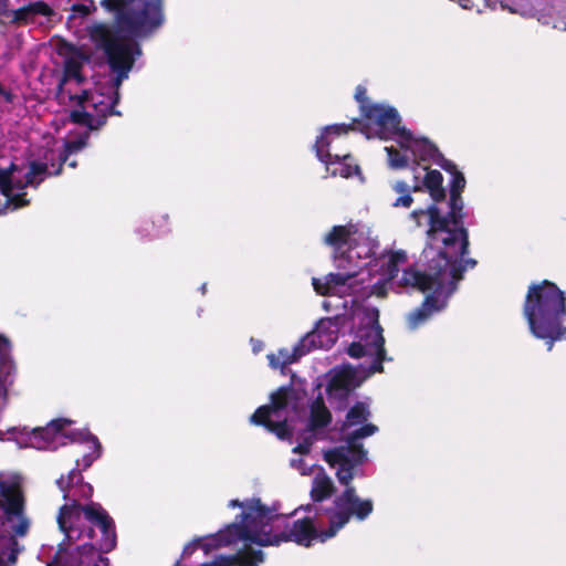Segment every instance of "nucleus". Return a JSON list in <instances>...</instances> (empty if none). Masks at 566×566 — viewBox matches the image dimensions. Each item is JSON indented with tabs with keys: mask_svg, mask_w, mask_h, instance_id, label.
<instances>
[{
	"mask_svg": "<svg viewBox=\"0 0 566 566\" xmlns=\"http://www.w3.org/2000/svg\"><path fill=\"white\" fill-rule=\"evenodd\" d=\"M461 195L450 196L449 212L440 213L432 203L427 209L415 210L410 218L418 227L426 221L428 242L417 263V268L402 271L400 283L420 292L431 291L420 307L408 315L411 329L427 322L434 313L447 306L448 298L455 292L468 268L476 265L474 259H463L469 251V234L463 227L465 213Z\"/></svg>",
	"mask_w": 566,
	"mask_h": 566,
	"instance_id": "f257e3e1",
	"label": "nucleus"
},
{
	"mask_svg": "<svg viewBox=\"0 0 566 566\" xmlns=\"http://www.w3.org/2000/svg\"><path fill=\"white\" fill-rule=\"evenodd\" d=\"M91 41L102 49L115 77L94 90L82 75V65L67 60L64 64L63 76L57 86L56 97L73 107L71 120L88 129H98L109 115H120L115 106L119 102V87L132 70L134 62L142 55L138 43L118 40L109 28L103 23H92L86 28Z\"/></svg>",
	"mask_w": 566,
	"mask_h": 566,
	"instance_id": "f03ea898",
	"label": "nucleus"
},
{
	"mask_svg": "<svg viewBox=\"0 0 566 566\" xmlns=\"http://www.w3.org/2000/svg\"><path fill=\"white\" fill-rule=\"evenodd\" d=\"M324 242L334 248V265L336 273H328L323 279L314 277L312 281L314 290L322 295H344L352 289L350 281L359 276L358 282L365 283L363 269L368 266L367 275L380 271L379 279L371 284V293L382 295V286L397 282L400 286L398 275L399 264L407 261L403 251L382 255L373 259L378 249V242L370 237V231L364 224L334 226L324 237ZM405 287H407L405 285ZM411 289L410 286H408Z\"/></svg>",
	"mask_w": 566,
	"mask_h": 566,
	"instance_id": "7ed1b4c3",
	"label": "nucleus"
},
{
	"mask_svg": "<svg viewBox=\"0 0 566 566\" xmlns=\"http://www.w3.org/2000/svg\"><path fill=\"white\" fill-rule=\"evenodd\" d=\"M229 506L242 509L235 521L216 534L190 542L185 546L179 559H185L198 548H201L205 555H208L218 547L237 542H243L245 545L279 546L285 542L306 544L308 539L305 536L304 522L290 524L286 516L263 505L260 499L231 500Z\"/></svg>",
	"mask_w": 566,
	"mask_h": 566,
	"instance_id": "20e7f679",
	"label": "nucleus"
},
{
	"mask_svg": "<svg viewBox=\"0 0 566 566\" xmlns=\"http://www.w3.org/2000/svg\"><path fill=\"white\" fill-rule=\"evenodd\" d=\"M57 488L63 492L65 504L59 510L56 521L64 541L57 546V554L66 552V546L81 539H94V527L101 533L98 549L111 552L116 546L114 520L97 503L90 501L81 504L82 500H91L93 486L83 480L81 470L72 469L67 478L56 480Z\"/></svg>",
	"mask_w": 566,
	"mask_h": 566,
	"instance_id": "39448f33",
	"label": "nucleus"
},
{
	"mask_svg": "<svg viewBox=\"0 0 566 566\" xmlns=\"http://www.w3.org/2000/svg\"><path fill=\"white\" fill-rule=\"evenodd\" d=\"M343 485L346 488L344 492L334 499L332 506L326 507L322 502L334 493V483L323 472L314 476L311 489L312 503L300 506L293 512V514L301 510L306 512V516L295 521L305 523L304 532L308 537L306 544H300L301 546L310 547L315 539L324 543L334 537L352 517L365 521L371 514L373 501L360 499L350 483Z\"/></svg>",
	"mask_w": 566,
	"mask_h": 566,
	"instance_id": "423d86ee",
	"label": "nucleus"
},
{
	"mask_svg": "<svg viewBox=\"0 0 566 566\" xmlns=\"http://www.w3.org/2000/svg\"><path fill=\"white\" fill-rule=\"evenodd\" d=\"M86 139L87 135L46 149L42 160L32 161L27 172L14 164H11L8 169L0 168V190L7 198L8 207L12 206V210H15L27 206L28 200L19 191L29 185L38 186L43 180V175H59L69 156L85 147Z\"/></svg>",
	"mask_w": 566,
	"mask_h": 566,
	"instance_id": "0eeeda50",
	"label": "nucleus"
},
{
	"mask_svg": "<svg viewBox=\"0 0 566 566\" xmlns=\"http://www.w3.org/2000/svg\"><path fill=\"white\" fill-rule=\"evenodd\" d=\"M524 316L531 333L546 339L548 350H552L554 342L560 340L566 334V327L562 325L566 316L564 293L548 281L532 284L524 303Z\"/></svg>",
	"mask_w": 566,
	"mask_h": 566,
	"instance_id": "6e6552de",
	"label": "nucleus"
},
{
	"mask_svg": "<svg viewBox=\"0 0 566 566\" xmlns=\"http://www.w3.org/2000/svg\"><path fill=\"white\" fill-rule=\"evenodd\" d=\"M72 423L71 420L65 418L54 419L43 428H36L32 431L23 429L19 431L15 428L9 430L13 439L21 448H34L38 450L55 451L60 447L65 446L67 440L71 442L91 443L92 451L84 454L81 460L76 461L77 469H88L94 461L102 455V444L99 443L96 436L90 431H71L65 432L66 426Z\"/></svg>",
	"mask_w": 566,
	"mask_h": 566,
	"instance_id": "1a4fd4ad",
	"label": "nucleus"
},
{
	"mask_svg": "<svg viewBox=\"0 0 566 566\" xmlns=\"http://www.w3.org/2000/svg\"><path fill=\"white\" fill-rule=\"evenodd\" d=\"M368 120L377 127V136L380 139H395L399 146L410 150L415 157L422 161H433L443 170H452L454 163L444 158L436 145L427 138H416L413 134L401 126V117L397 109L388 105H374L365 108Z\"/></svg>",
	"mask_w": 566,
	"mask_h": 566,
	"instance_id": "9d476101",
	"label": "nucleus"
},
{
	"mask_svg": "<svg viewBox=\"0 0 566 566\" xmlns=\"http://www.w3.org/2000/svg\"><path fill=\"white\" fill-rule=\"evenodd\" d=\"M99 4L115 13L118 27L133 36H146L161 27V0H101Z\"/></svg>",
	"mask_w": 566,
	"mask_h": 566,
	"instance_id": "9b49d317",
	"label": "nucleus"
},
{
	"mask_svg": "<svg viewBox=\"0 0 566 566\" xmlns=\"http://www.w3.org/2000/svg\"><path fill=\"white\" fill-rule=\"evenodd\" d=\"M302 399L291 387H281L271 395V403L261 406L250 417L253 424L264 426L279 439H291L293 422L301 417Z\"/></svg>",
	"mask_w": 566,
	"mask_h": 566,
	"instance_id": "f8f14e48",
	"label": "nucleus"
},
{
	"mask_svg": "<svg viewBox=\"0 0 566 566\" xmlns=\"http://www.w3.org/2000/svg\"><path fill=\"white\" fill-rule=\"evenodd\" d=\"M376 308H368L355 333V340L348 346L347 354L353 358L366 357L369 363L361 364L363 378L382 371V363L387 359L384 348L385 338L378 322Z\"/></svg>",
	"mask_w": 566,
	"mask_h": 566,
	"instance_id": "ddd939ff",
	"label": "nucleus"
},
{
	"mask_svg": "<svg viewBox=\"0 0 566 566\" xmlns=\"http://www.w3.org/2000/svg\"><path fill=\"white\" fill-rule=\"evenodd\" d=\"M377 431V426L363 423L360 428L346 434L343 444L324 451V460L331 467H337L336 476L340 484H349L354 478L353 470L363 464L367 458V451L358 440L370 437Z\"/></svg>",
	"mask_w": 566,
	"mask_h": 566,
	"instance_id": "4468645a",
	"label": "nucleus"
},
{
	"mask_svg": "<svg viewBox=\"0 0 566 566\" xmlns=\"http://www.w3.org/2000/svg\"><path fill=\"white\" fill-rule=\"evenodd\" d=\"M353 128V125L346 124L329 125L323 129V133L316 139V143L314 145L316 156L322 163L326 165V169L329 170L331 165H339V169H334L331 171L333 176L339 174L342 177L348 178L359 172L358 166L353 167L345 163V160L349 158L348 154L332 155L328 151V147L334 136L338 137L343 134H346L349 129Z\"/></svg>",
	"mask_w": 566,
	"mask_h": 566,
	"instance_id": "2eb2a0df",
	"label": "nucleus"
},
{
	"mask_svg": "<svg viewBox=\"0 0 566 566\" xmlns=\"http://www.w3.org/2000/svg\"><path fill=\"white\" fill-rule=\"evenodd\" d=\"M0 495L3 499L4 512L17 536H24L30 526L29 520L23 515V499L20 490L13 483L0 480Z\"/></svg>",
	"mask_w": 566,
	"mask_h": 566,
	"instance_id": "dca6fc26",
	"label": "nucleus"
},
{
	"mask_svg": "<svg viewBox=\"0 0 566 566\" xmlns=\"http://www.w3.org/2000/svg\"><path fill=\"white\" fill-rule=\"evenodd\" d=\"M359 384L360 379H357L355 370L350 366L336 369L326 387L331 406L337 410L345 409L350 392L359 386Z\"/></svg>",
	"mask_w": 566,
	"mask_h": 566,
	"instance_id": "f3484780",
	"label": "nucleus"
},
{
	"mask_svg": "<svg viewBox=\"0 0 566 566\" xmlns=\"http://www.w3.org/2000/svg\"><path fill=\"white\" fill-rule=\"evenodd\" d=\"M311 413L306 430L297 438V444L293 448L294 453L306 454L310 452L312 444L317 439L316 430L326 427L331 420V412L326 408L321 394L311 403Z\"/></svg>",
	"mask_w": 566,
	"mask_h": 566,
	"instance_id": "a211bd4d",
	"label": "nucleus"
},
{
	"mask_svg": "<svg viewBox=\"0 0 566 566\" xmlns=\"http://www.w3.org/2000/svg\"><path fill=\"white\" fill-rule=\"evenodd\" d=\"M339 317L321 318L315 328L302 337L303 345L308 353L315 348H331L338 339Z\"/></svg>",
	"mask_w": 566,
	"mask_h": 566,
	"instance_id": "6ab92c4d",
	"label": "nucleus"
},
{
	"mask_svg": "<svg viewBox=\"0 0 566 566\" xmlns=\"http://www.w3.org/2000/svg\"><path fill=\"white\" fill-rule=\"evenodd\" d=\"M9 0H0V15L7 18L13 24H29L36 21L38 17L50 19L54 11L44 1L30 2L19 9H9Z\"/></svg>",
	"mask_w": 566,
	"mask_h": 566,
	"instance_id": "aec40b11",
	"label": "nucleus"
},
{
	"mask_svg": "<svg viewBox=\"0 0 566 566\" xmlns=\"http://www.w3.org/2000/svg\"><path fill=\"white\" fill-rule=\"evenodd\" d=\"M427 171L422 185L418 184V176H415L416 184L413 185V191H422L424 188L429 191L433 202H440L446 198V190L442 187L443 176L439 170H428L427 167L423 168Z\"/></svg>",
	"mask_w": 566,
	"mask_h": 566,
	"instance_id": "412c9836",
	"label": "nucleus"
},
{
	"mask_svg": "<svg viewBox=\"0 0 566 566\" xmlns=\"http://www.w3.org/2000/svg\"><path fill=\"white\" fill-rule=\"evenodd\" d=\"M302 338L291 348H281L277 354H269V365L276 369L296 363L301 357L308 353L306 346H302Z\"/></svg>",
	"mask_w": 566,
	"mask_h": 566,
	"instance_id": "4be33fe9",
	"label": "nucleus"
},
{
	"mask_svg": "<svg viewBox=\"0 0 566 566\" xmlns=\"http://www.w3.org/2000/svg\"><path fill=\"white\" fill-rule=\"evenodd\" d=\"M370 417L369 405L366 402H356L346 413L340 430L347 431L349 428L365 423Z\"/></svg>",
	"mask_w": 566,
	"mask_h": 566,
	"instance_id": "5701e85b",
	"label": "nucleus"
},
{
	"mask_svg": "<svg viewBox=\"0 0 566 566\" xmlns=\"http://www.w3.org/2000/svg\"><path fill=\"white\" fill-rule=\"evenodd\" d=\"M392 189L399 193L400 196L392 202V207L396 208H409L411 203L413 202V199L410 195V186L402 181H396L392 185Z\"/></svg>",
	"mask_w": 566,
	"mask_h": 566,
	"instance_id": "b1692460",
	"label": "nucleus"
},
{
	"mask_svg": "<svg viewBox=\"0 0 566 566\" xmlns=\"http://www.w3.org/2000/svg\"><path fill=\"white\" fill-rule=\"evenodd\" d=\"M98 543L99 538L96 541H90L85 542L84 544H93L94 549L92 552H86L84 554L77 555V563H81L82 566H107V558L98 557V562L94 559V555L98 552L104 553L103 551L98 549Z\"/></svg>",
	"mask_w": 566,
	"mask_h": 566,
	"instance_id": "393cba45",
	"label": "nucleus"
},
{
	"mask_svg": "<svg viewBox=\"0 0 566 566\" xmlns=\"http://www.w3.org/2000/svg\"><path fill=\"white\" fill-rule=\"evenodd\" d=\"M95 11L96 6L94 0H85L82 3H74L71 6V14L69 17V22L75 21L76 19H84Z\"/></svg>",
	"mask_w": 566,
	"mask_h": 566,
	"instance_id": "a878e982",
	"label": "nucleus"
},
{
	"mask_svg": "<svg viewBox=\"0 0 566 566\" xmlns=\"http://www.w3.org/2000/svg\"><path fill=\"white\" fill-rule=\"evenodd\" d=\"M93 549H94V545L93 544H82V545H78L72 552H69L66 549V552H63L61 554V555H63V554L65 555L62 566H82L81 563H77V555L78 554H84L86 552H92ZM46 566H54V565L53 564H48Z\"/></svg>",
	"mask_w": 566,
	"mask_h": 566,
	"instance_id": "bb28decb",
	"label": "nucleus"
},
{
	"mask_svg": "<svg viewBox=\"0 0 566 566\" xmlns=\"http://www.w3.org/2000/svg\"><path fill=\"white\" fill-rule=\"evenodd\" d=\"M385 150L388 155V165L392 169H402L408 167V158L405 155H401L396 148L392 146L385 147Z\"/></svg>",
	"mask_w": 566,
	"mask_h": 566,
	"instance_id": "cd10ccee",
	"label": "nucleus"
},
{
	"mask_svg": "<svg viewBox=\"0 0 566 566\" xmlns=\"http://www.w3.org/2000/svg\"><path fill=\"white\" fill-rule=\"evenodd\" d=\"M446 171L450 172L452 175V179L450 182V196L461 195V192L464 190L465 184H467L463 174L457 169L455 165L452 170H446Z\"/></svg>",
	"mask_w": 566,
	"mask_h": 566,
	"instance_id": "c85d7f7f",
	"label": "nucleus"
},
{
	"mask_svg": "<svg viewBox=\"0 0 566 566\" xmlns=\"http://www.w3.org/2000/svg\"><path fill=\"white\" fill-rule=\"evenodd\" d=\"M3 547L8 552H2V555L7 556L9 563L14 564L17 562L19 553L22 551V547L19 545L18 541L13 536L4 538Z\"/></svg>",
	"mask_w": 566,
	"mask_h": 566,
	"instance_id": "c756f323",
	"label": "nucleus"
},
{
	"mask_svg": "<svg viewBox=\"0 0 566 566\" xmlns=\"http://www.w3.org/2000/svg\"><path fill=\"white\" fill-rule=\"evenodd\" d=\"M355 98L360 103V108L363 111V115L366 117L365 108L375 105V104H365V101H366V88L363 87V86H357L356 93H355Z\"/></svg>",
	"mask_w": 566,
	"mask_h": 566,
	"instance_id": "7c9ffc66",
	"label": "nucleus"
},
{
	"mask_svg": "<svg viewBox=\"0 0 566 566\" xmlns=\"http://www.w3.org/2000/svg\"><path fill=\"white\" fill-rule=\"evenodd\" d=\"M143 232H144V229H142V228L137 229V233H139L143 239H154V238H157V237L164 234L166 231L165 230H156L154 233H151L149 231H146V233H143Z\"/></svg>",
	"mask_w": 566,
	"mask_h": 566,
	"instance_id": "2f4dec72",
	"label": "nucleus"
},
{
	"mask_svg": "<svg viewBox=\"0 0 566 566\" xmlns=\"http://www.w3.org/2000/svg\"><path fill=\"white\" fill-rule=\"evenodd\" d=\"M290 465L293 469L300 470L302 472V474H306L307 473L306 469L304 468V460L302 458L292 459L290 461Z\"/></svg>",
	"mask_w": 566,
	"mask_h": 566,
	"instance_id": "473e14b6",
	"label": "nucleus"
},
{
	"mask_svg": "<svg viewBox=\"0 0 566 566\" xmlns=\"http://www.w3.org/2000/svg\"><path fill=\"white\" fill-rule=\"evenodd\" d=\"M251 345H252V350L254 354H258L263 349L262 340L251 338Z\"/></svg>",
	"mask_w": 566,
	"mask_h": 566,
	"instance_id": "72a5a7b5",
	"label": "nucleus"
},
{
	"mask_svg": "<svg viewBox=\"0 0 566 566\" xmlns=\"http://www.w3.org/2000/svg\"><path fill=\"white\" fill-rule=\"evenodd\" d=\"M549 19H551V12L548 14H545V13L537 14V20L543 24H549L551 23Z\"/></svg>",
	"mask_w": 566,
	"mask_h": 566,
	"instance_id": "f704fd0d",
	"label": "nucleus"
},
{
	"mask_svg": "<svg viewBox=\"0 0 566 566\" xmlns=\"http://www.w3.org/2000/svg\"><path fill=\"white\" fill-rule=\"evenodd\" d=\"M0 95H2L7 102H11V93L6 91L0 84Z\"/></svg>",
	"mask_w": 566,
	"mask_h": 566,
	"instance_id": "c9c22d12",
	"label": "nucleus"
},
{
	"mask_svg": "<svg viewBox=\"0 0 566 566\" xmlns=\"http://www.w3.org/2000/svg\"><path fill=\"white\" fill-rule=\"evenodd\" d=\"M553 28L565 31L566 30V22H564V21H555L553 23Z\"/></svg>",
	"mask_w": 566,
	"mask_h": 566,
	"instance_id": "e433bc0d",
	"label": "nucleus"
},
{
	"mask_svg": "<svg viewBox=\"0 0 566 566\" xmlns=\"http://www.w3.org/2000/svg\"><path fill=\"white\" fill-rule=\"evenodd\" d=\"M459 4L463 9H470L471 8V0H458Z\"/></svg>",
	"mask_w": 566,
	"mask_h": 566,
	"instance_id": "4c0bfd02",
	"label": "nucleus"
},
{
	"mask_svg": "<svg viewBox=\"0 0 566 566\" xmlns=\"http://www.w3.org/2000/svg\"><path fill=\"white\" fill-rule=\"evenodd\" d=\"M359 130L366 135L367 138H370L371 135L369 133V128L366 126V125H363L361 127H359Z\"/></svg>",
	"mask_w": 566,
	"mask_h": 566,
	"instance_id": "58836bf2",
	"label": "nucleus"
},
{
	"mask_svg": "<svg viewBox=\"0 0 566 566\" xmlns=\"http://www.w3.org/2000/svg\"><path fill=\"white\" fill-rule=\"evenodd\" d=\"M200 292H201L202 294H206V292H207V284H206V283H203V284L200 286Z\"/></svg>",
	"mask_w": 566,
	"mask_h": 566,
	"instance_id": "ea45409f",
	"label": "nucleus"
},
{
	"mask_svg": "<svg viewBox=\"0 0 566 566\" xmlns=\"http://www.w3.org/2000/svg\"><path fill=\"white\" fill-rule=\"evenodd\" d=\"M69 166L72 167V168H75L76 167V163L75 161H70Z\"/></svg>",
	"mask_w": 566,
	"mask_h": 566,
	"instance_id": "a19ab883",
	"label": "nucleus"
},
{
	"mask_svg": "<svg viewBox=\"0 0 566 566\" xmlns=\"http://www.w3.org/2000/svg\"><path fill=\"white\" fill-rule=\"evenodd\" d=\"M323 307H324L326 311H328V303H327V302H324V303H323Z\"/></svg>",
	"mask_w": 566,
	"mask_h": 566,
	"instance_id": "79ce46f5",
	"label": "nucleus"
},
{
	"mask_svg": "<svg viewBox=\"0 0 566 566\" xmlns=\"http://www.w3.org/2000/svg\"><path fill=\"white\" fill-rule=\"evenodd\" d=\"M564 14L566 15V9H565V13Z\"/></svg>",
	"mask_w": 566,
	"mask_h": 566,
	"instance_id": "37998d69",
	"label": "nucleus"
}]
</instances>
